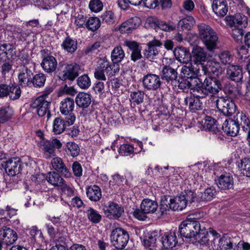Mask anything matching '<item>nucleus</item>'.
<instances>
[{
    "instance_id": "22",
    "label": "nucleus",
    "mask_w": 250,
    "mask_h": 250,
    "mask_svg": "<svg viewBox=\"0 0 250 250\" xmlns=\"http://www.w3.org/2000/svg\"><path fill=\"white\" fill-rule=\"evenodd\" d=\"M222 129L225 132L230 136H236L240 130L239 121L232 119H227L222 125Z\"/></svg>"
},
{
    "instance_id": "26",
    "label": "nucleus",
    "mask_w": 250,
    "mask_h": 250,
    "mask_svg": "<svg viewBox=\"0 0 250 250\" xmlns=\"http://www.w3.org/2000/svg\"><path fill=\"white\" fill-rule=\"evenodd\" d=\"M192 54V62H194V65L198 66L199 64H201L204 68L202 65L203 62L206 61L207 57V52L204 49L201 47L196 46L193 48Z\"/></svg>"
},
{
    "instance_id": "42",
    "label": "nucleus",
    "mask_w": 250,
    "mask_h": 250,
    "mask_svg": "<svg viewBox=\"0 0 250 250\" xmlns=\"http://www.w3.org/2000/svg\"><path fill=\"white\" fill-rule=\"evenodd\" d=\"M67 123L61 117L56 118L53 123V132L55 134H60L66 128Z\"/></svg>"
},
{
    "instance_id": "35",
    "label": "nucleus",
    "mask_w": 250,
    "mask_h": 250,
    "mask_svg": "<svg viewBox=\"0 0 250 250\" xmlns=\"http://www.w3.org/2000/svg\"><path fill=\"white\" fill-rule=\"evenodd\" d=\"M206 70L208 74L213 75V77H219L222 73V68L220 63L215 61H211L207 62Z\"/></svg>"
},
{
    "instance_id": "19",
    "label": "nucleus",
    "mask_w": 250,
    "mask_h": 250,
    "mask_svg": "<svg viewBox=\"0 0 250 250\" xmlns=\"http://www.w3.org/2000/svg\"><path fill=\"white\" fill-rule=\"evenodd\" d=\"M52 168L57 172L60 173L65 178L72 177V174L69 169L66 167L62 159L59 157L53 158L51 161Z\"/></svg>"
},
{
    "instance_id": "6",
    "label": "nucleus",
    "mask_w": 250,
    "mask_h": 250,
    "mask_svg": "<svg viewBox=\"0 0 250 250\" xmlns=\"http://www.w3.org/2000/svg\"><path fill=\"white\" fill-rule=\"evenodd\" d=\"M191 95L184 98V104L188 107L190 111L194 112L203 108L201 100L206 97L199 94V91L195 86L191 88Z\"/></svg>"
},
{
    "instance_id": "27",
    "label": "nucleus",
    "mask_w": 250,
    "mask_h": 250,
    "mask_svg": "<svg viewBox=\"0 0 250 250\" xmlns=\"http://www.w3.org/2000/svg\"><path fill=\"white\" fill-rule=\"evenodd\" d=\"M212 8L216 15L224 17L228 11L227 2L226 0H213Z\"/></svg>"
},
{
    "instance_id": "44",
    "label": "nucleus",
    "mask_w": 250,
    "mask_h": 250,
    "mask_svg": "<svg viewBox=\"0 0 250 250\" xmlns=\"http://www.w3.org/2000/svg\"><path fill=\"white\" fill-rule=\"evenodd\" d=\"M195 24V20L193 17L188 16L182 19L178 22V26L183 30H190Z\"/></svg>"
},
{
    "instance_id": "20",
    "label": "nucleus",
    "mask_w": 250,
    "mask_h": 250,
    "mask_svg": "<svg viewBox=\"0 0 250 250\" xmlns=\"http://www.w3.org/2000/svg\"><path fill=\"white\" fill-rule=\"evenodd\" d=\"M41 146L45 153L49 154V156L55 155L56 149H60L62 146V144L57 139H53L50 140H43L41 142Z\"/></svg>"
},
{
    "instance_id": "1",
    "label": "nucleus",
    "mask_w": 250,
    "mask_h": 250,
    "mask_svg": "<svg viewBox=\"0 0 250 250\" xmlns=\"http://www.w3.org/2000/svg\"><path fill=\"white\" fill-rule=\"evenodd\" d=\"M199 37L207 50L213 52L218 48L219 36L210 26L205 23L198 24Z\"/></svg>"
},
{
    "instance_id": "21",
    "label": "nucleus",
    "mask_w": 250,
    "mask_h": 250,
    "mask_svg": "<svg viewBox=\"0 0 250 250\" xmlns=\"http://www.w3.org/2000/svg\"><path fill=\"white\" fill-rule=\"evenodd\" d=\"M0 236L6 245L14 244L18 239L17 232L9 227H4L0 229Z\"/></svg>"
},
{
    "instance_id": "11",
    "label": "nucleus",
    "mask_w": 250,
    "mask_h": 250,
    "mask_svg": "<svg viewBox=\"0 0 250 250\" xmlns=\"http://www.w3.org/2000/svg\"><path fill=\"white\" fill-rule=\"evenodd\" d=\"M217 109L226 116L230 117L235 112L236 105L231 100L220 98L216 101Z\"/></svg>"
},
{
    "instance_id": "25",
    "label": "nucleus",
    "mask_w": 250,
    "mask_h": 250,
    "mask_svg": "<svg viewBox=\"0 0 250 250\" xmlns=\"http://www.w3.org/2000/svg\"><path fill=\"white\" fill-rule=\"evenodd\" d=\"M168 205V206L167 205V207L174 211H181L187 206L186 198L182 194L171 198Z\"/></svg>"
},
{
    "instance_id": "8",
    "label": "nucleus",
    "mask_w": 250,
    "mask_h": 250,
    "mask_svg": "<svg viewBox=\"0 0 250 250\" xmlns=\"http://www.w3.org/2000/svg\"><path fill=\"white\" fill-rule=\"evenodd\" d=\"M74 106L73 99L69 97L63 99L60 104V111L62 114L66 116L65 120L69 126L73 125L76 120L75 115L73 113Z\"/></svg>"
},
{
    "instance_id": "41",
    "label": "nucleus",
    "mask_w": 250,
    "mask_h": 250,
    "mask_svg": "<svg viewBox=\"0 0 250 250\" xmlns=\"http://www.w3.org/2000/svg\"><path fill=\"white\" fill-rule=\"evenodd\" d=\"M89 221L93 224H98L102 220V215L94 208L89 207L85 211Z\"/></svg>"
},
{
    "instance_id": "32",
    "label": "nucleus",
    "mask_w": 250,
    "mask_h": 250,
    "mask_svg": "<svg viewBox=\"0 0 250 250\" xmlns=\"http://www.w3.org/2000/svg\"><path fill=\"white\" fill-rule=\"evenodd\" d=\"M174 54L176 59L182 63L187 64L191 61V54L185 47L175 48Z\"/></svg>"
},
{
    "instance_id": "37",
    "label": "nucleus",
    "mask_w": 250,
    "mask_h": 250,
    "mask_svg": "<svg viewBox=\"0 0 250 250\" xmlns=\"http://www.w3.org/2000/svg\"><path fill=\"white\" fill-rule=\"evenodd\" d=\"M46 179L52 185L57 187L62 186L64 182L63 179L56 171L48 172L46 175Z\"/></svg>"
},
{
    "instance_id": "16",
    "label": "nucleus",
    "mask_w": 250,
    "mask_h": 250,
    "mask_svg": "<svg viewBox=\"0 0 250 250\" xmlns=\"http://www.w3.org/2000/svg\"><path fill=\"white\" fill-rule=\"evenodd\" d=\"M17 57L16 48L10 43H3L0 45V61L7 60L12 62Z\"/></svg>"
},
{
    "instance_id": "54",
    "label": "nucleus",
    "mask_w": 250,
    "mask_h": 250,
    "mask_svg": "<svg viewBox=\"0 0 250 250\" xmlns=\"http://www.w3.org/2000/svg\"><path fill=\"white\" fill-rule=\"evenodd\" d=\"M46 76L43 73H38L33 76L32 85L35 87H42L44 85L46 81Z\"/></svg>"
},
{
    "instance_id": "31",
    "label": "nucleus",
    "mask_w": 250,
    "mask_h": 250,
    "mask_svg": "<svg viewBox=\"0 0 250 250\" xmlns=\"http://www.w3.org/2000/svg\"><path fill=\"white\" fill-rule=\"evenodd\" d=\"M75 102L80 108H86L91 103V95L87 93L80 92L75 98Z\"/></svg>"
},
{
    "instance_id": "56",
    "label": "nucleus",
    "mask_w": 250,
    "mask_h": 250,
    "mask_svg": "<svg viewBox=\"0 0 250 250\" xmlns=\"http://www.w3.org/2000/svg\"><path fill=\"white\" fill-rule=\"evenodd\" d=\"M195 11V3L193 0H183L181 11L187 14H192Z\"/></svg>"
},
{
    "instance_id": "34",
    "label": "nucleus",
    "mask_w": 250,
    "mask_h": 250,
    "mask_svg": "<svg viewBox=\"0 0 250 250\" xmlns=\"http://www.w3.org/2000/svg\"><path fill=\"white\" fill-rule=\"evenodd\" d=\"M233 184V178L229 174H222L218 178V187L222 189H229L232 187Z\"/></svg>"
},
{
    "instance_id": "15",
    "label": "nucleus",
    "mask_w": 250,
    "mask_h": 250,
    "mask_svg": "<svg viewBox=\"0 0 250 250\" xmlns=\"http://www.w3.org/2000/svg\"><path fill=\"white\" fill-rule=\"evenodd\" d=\"M6 172L11 176L20 173L21 170L22 162L19 157H13L5 162Z\"/></svg>"
},
{
    "instance_id": "12",
    "label": "nucleus",
    "mask_w": 250,
    "mask_h": 250,
    "mask_svg": "<svg viewBox=\"0 0 250 250\" xmlns=\"http://www.w3.org/2000/svg\"><path fill=\"white\" fill-rule=\"evenodd\" d=\"M35 67L21 66L19 70V83L22 86L32 85V80Z\"/></svg>"
},
{
    "instance_id": "51",
    "label": "nucleus",
    "mask_w": 250,
    "mask_h": 250,
    "mask_svg": "<svg viewBox=\"0 0 250 250\" xmlns=\"http://www.w3.org/2000/svg\"><path fill=\"white\" fill-rule=\"evenodd\" d=\"M238 167L244 175L250 177V158L242 159L238 164Z\"/></svg>"
},
{
    "instance_id": "5",
    "label": "nucleus",
    "mask_w": 250,
    "mask_h": 250,
    "mask_svg": "<svg viewBox=\"0 0 250 250\" xmlns=\"http://www.w3.org/2000/svg\"><path fill=\"white\" fill-rule=\"evenodd\" d=\"M235 238L224 234L219 239L211 241L210 246L213 250H236L238 244Z\"/></svg>"
},
{
    "instance_id": "36",
    "label": "nucleus",
    "mask_w": 250,
    "mask_h": 250,
    "mask_svg": "<svg viewBox=\"0 0 250 250\" xmlns=\"http://www.w3.org/2000/svg\"><path fill=\"white\" fill-rule=\"evenodd\" d=\"M216 190L213 187L207 188L204 192H198V199L200 202L210 201L215 198Z\"/></svg>"
},
{
    "instance_id": "57",
    "label": "nucleus",
    "mask_w": 250,
    "mask_h": 250,
    "mask_svg": "<svg viewBox=\"0 0 250 250\" xmlns=\"http://www.w3.org/2000/svg\"><path fill=\"white\" fill-rule=\"evenodd\" d=\"M88 8L91 12L98 13L103 10L104 4L101 0H90Z\"/></svg>"
},
{
    "instance_id": "33",
    "label": "nucleus",
    "mask_w": 250,
    "mask_h": 250,
    "mask_svg": "<svg viewBox=\"0 0 250 250\" xmlns=\"http://www.w3.org/2000/svg\"><path fill=\"white\" fill-rule=\"evenodd\" d=\"M86 193L87 197L91 201L97 202L102 197L101 188L99 186L95 185L87 187Z\"/></svg>"
},
{
    "instance_id": "18",
    "label": "nucleus",
    "mask_w": 250,
    "mask_h": 250,
    "mask_svg": "<svg viewBox=\"0 0 250 250\" xmlns=\"http://www.w3.org/2000/svg\"><path fill=\"white\" fill-rule=\"evenodd\" d=\"M147 47L144 51V55L145 58L150 61L157 58L159 54V50L158 47L162 45V43L159 40H153L147 44Z\"/></svg>"
},
{
    "instance_id": "64",
    "label": "nucleus",
    "mask_w": 250,
    "mask_h": 250,
    "mask_svg": "<svg viewBox=\"0 0 250 250\" xmlns=\"http://www.w3.org/2000/svg\"><path fill=\"white\" fill-rule=\"evenodd\" d=\"M184 195L186 200V203L188 202H200L198 198V194L196 196V193L191 190H187L185 191V194H182Z\"/></svg>"
},
{
    "instance_id": "52",
    "label": "nucleus",
    "mask_w": 250,
    "mask_h": 250,
    "mask_svg": "<svg viewBox=\"0 0 250 250\" xmlns=\"http://www.w3.org/2000/svg\"><path fill=\"white\" fill-rule=\"evenodd\" d=\"M80 150V147L77 144L72 142L67 143L65 152L68 156L75 157L79 154Z\"/></svg>"
},
{
    "instance_id": "49",
    "label": "nucleus",
    "mask_w": 250,
    "mask_h": 250,
    "mask_svg": "<svg viewBox=\"0 0 250 250\" xmlns=\"http://www.w3.org/2000/svg\"><path fill=\"white\" fill-rule=\"evenodd\" d=\"M231 27L244 28L247 25V18L240 14H237L232 17Z\"/></svg>"
},
{
    "instance_id": "7",
    "label": "nucleus",
    "mask_w": 250,
    "mask_h": 250,
    "mask_svg": "<svg viewBox=\"0 0 250 250\" xmlns=\"http://www.w3.org/2000/svg\"><path fill=\"white\" fill-rule=\"evenodd\" d=\"M112 245L117 249L122 250L126 246L129 235L126 231L121 228L114 229L110 235Z\"/></svg>"
},
{
    "instance_id": "17",
    "label": "nucleus",
    "mask_w": 250,
    "mask_h": 250,
    "mask_svg": "<svg viewBox=\"0 0 250 250\" xmlns=\"http://www.w3.org/2000/svg\"><path fill=\"white\" fill-rule=\"evenodd\" d=\"M104 211L106 217L116 219L121 217L124 212V209L118 204L109 202L107 205L104 206Z\"/></svg>"
},
{
    "instance_id": "29",
    "label": "nucleus",
    "mask_w": 250,
    "mask_h": 250,
    "mask_svg": "<svg viewBox=\"0 0 250 250\" xmlns=\"http://www.w3.org/2000/svg\"><path fill=\"white\" fill-rule=\"evenodd\" d=\"M177 74L175 69L169 65H165L161 71V77L163 80L166 81L167 83H172L176 80Z\"/></svg>"
},
{
    "instance_id": "45",
    "label": "nucleus",
    "mask_w": 250,
    "mask_h": 250,
    "mask_svg": "<svg viewBox=\"0 0 250 250\" xmlns=\"http://www.w3.org/2000/svg\"><path fill=\"white\" fill-rule=\"evenodd\" d=\"M157 236V232L148 233V235L146 236L143 240L144 246L148 249L155 248L156 246Z\"/></svg>"
},
{
    "instance_id": "24",
    "label": "nucleus",
    "mask_w": 250,
    "mask_h": 250,
    "mask_svg": "<svg viewBox=\"0 0 250 250\" xmlns=\"http://www.w3.org/2000/svg\"><path fill=\"white\" fill-rule=\"evenodd\" d=\"M227 75L232 81L237 83L242 81L243 78L242 68L239 65H228L227 68Z\"/></svg>"
},
{
    "instance_id": "23",
    "label": "nucleus",
    "mask_w": 250,
    "mask_h": 250,
    "mask_svg": "<svg viewBox=\"0 0 250 250\" xmlns=\"http://www.w3.org/2000/svg\"><path fill=\"white\" fill-rule=\"evenodd\" d=\"M178 232L176 230L166 232L161 238L162 244L165 249L172 248L178 243Z\"/></svg>"
},
{
    "instance_id": "47",
    "label": "nucleus",
    "mask_w": 250,
    "mask_h": 250,
    "mask_svg": "<svg viewBox=\"0 0 250 250\" xmlns=\"http://www.w3.org/2000/svg\"><path fill=\"white\" fill-rule=\"evenodd\" d=\"M101 20L96 17H90L87 19L85 27L90 31H95L97 30L101 26Z\"/></svg>"
},
{
    "instance_id": "59",
    "label": "nucleus",
    "mask_w": 250,
    "mask_h": 250,
    "mask_svg": "<svg viewBox=\"0 0 250 250\" xmlns=\"http://www.w3.org/2000/svg\"><path fill=\"white\" fill-rule=\"evenodd\" d=\"M135 152L133 146L128 144L121 145L118 149L119 153L123 156H129Z\"/></svg>"
},
{
    "instance_id": "58",
    "label": "nucleus",
    "mask_w": 250,
    "mask_h": 250,
    "mask_svg": "<svg viewBox=\"0 0 250 250\" xmlns=\"http://www.w3.org/2000/svg\"><path fill=\"white\" fill-rule=\"evenodd\" d=\"M102 21L107 24L111 25L115 22L116 17L112 11H106L103 13L101 17Z\"/></svg>"
},
{
    "instance_id": "50",
    "label": "nucleus",
    "mask_w": 250,
    "mask_h": 250,
    "mask_svg": "<svg viewBox=\"0 0 250 250\" xmlns=\"http://www.w3.org/2000/svg\"><path fill=\"white\" fill-rule=\"evenodd\" d=\"M76 82L77 85L82 89H87L91 84L89 77L85 74L78 77Z\"/></svg>"
},
{
    "instance_id": "40",
    "label": "nucleus",
    "mask_w": 250,
    "mask_h": 250,
    "mask_svg": "<svg viewBox=\"0 0 250 250\" xmlns=\"http://www.w3.org/2000/svg\"><path fill=\"white\" fill-rule=\"evenodd\" d=\"M157 208V203L149 199H144L141 204V208L147 213L155 212Z\"/></svg>"
},
{
    "instance_id": "9",
    "label": "nucleus",
    "mask_w": 250,
    "mask_h": 250,
    "mask_svg": "<svg viewBox=\"0 0 250 250\" xmlns=\"http://www.w3.org/2000/svg\"><path fill=\"white\" fill-rule=\"evenodd\" d=\"M41 55L42 59L41 65L43 70L47 73L55 71L58 63L51 52L47 49H43L41 51Z\"/></svg>"
},
{
    "instance_id": "28",
    "label": "nucleus",
    "mask_w": 250,
    "mask_h": 250,
    "mask_svg": "<svg viewBox=\"0 0 250 250\" xmlns=\"http://www.w3.org/2000/svg\"><path fill=\"white\" fill-rule=\"evenodd\" d=\"M199 72L198 66L193 64L192 63H188L186 65L182 67L181 73L183 76L187 79L195 78Z\"/></svg>"
},
{
    "instance_id": "38",
    "label": "nucleus",
    "mask_w": 250,
    "mask_h": 250,
    "mask_svg": "<svg viewBox=\"0 0 250 250\" xmlns=\"http://www.w3.org/2000/svg\"><path fill=\"white\" fill-rule=\"evenodd\" d=\"M237 54L239 56L238 62L243 66V63L249 61L250 56V48H248L245 44L242 45L237 49Z\"/></svg>"
},
{
    "instance_id": "4",
    "label": "nucleus",
    "mask_w": 250,
    "mask_h": 250,
    "mask_svg": "<svg viewBox=\"0 0 250 250\" xmlns=\"http://www.w3.org/2000/svg\"><path fill=\"white\" fill-rule=\"evenodd\" d=\"M195 86L199 91L200 95L206 97L209 94L212 96L217 94L221 89V83L216 78L209 77L206 78L203 83H197Z\"/></svg>"
},
{
    "instance_id": "30",
    "label": "nucleus",
    "mask_w": 250,
    "mask_h": 250,
    "mask_svg": "<svg viewBox=\"0 0 250 250\" xmlns=\"http://www.w3.org/2000/svg\"><path fill=\"white\" fill-rule=\"evenodd\" d=\"M61 46L67 53L73 54L77 49V41L67 35L63 40Z\"/></svg>"
},
{
    "instance_id": "46",
    "label": "nucleus",
    "mask_w": 250,
    "mask_h": 250,
    "mask_svg": "<svg viewBox=\"0 0 250 250\" xmlns=\"http://www.w3.org/2000/svg\"><path fill=\"white\" fill-rule=\"evenodd\" d=\"M238 118L237 121H239L240 122V125H241L242 130L246 132L247 130L250 128V120L248 115L242 111L241 112L238 113Z\"/></svg>"
},
{
    "instance_id": "53",
    "label": "nucleus",
    "mask_w": 250,
    "mask_h": 250,
    "mask_svg": "<svg viewBox=\"0 0 250 250\" xmlns=\"http://www.w3.org/2000/svg\"><path fill=\"white\" fill-rule=\"evenodd\" d=\"M17 63L22 65V66H28L35 67V64L33 62L27 53H21L17 59Z\"/></svg>"
},
{
    "instance_id": "63",
    "label": "nucleus",
    "mask_w": 250,
    "mask_h": 250,
    "mask_svg": "<svg viewBox=\"0 0 250 250\" xmlns=\"http://www.w3.org/2000/svg\"><path fill=\"white\" fill-rule=\"evenodd\" d=\"M30 234L35 241L40 242L43 241L42 233L36 226H33L31 228Z\"/></svg>"
},
{
    "instance_id": "3",
    "label": "nucleus",
    "mask_w": 250,
    "mask_h": 250,
    "mask_svg": "<svg viewBox=\"0 0 250 250\" xmlns=\"http://www.w3.org/2000/svg\"><path fill=\"white\" fill-rule=\"evenodd\" d=\"M193 216V215H188L186 220L183 221L179 226L177 232L179 233L182 237L187 238L194 237L200 230L205 229V227H202Z\"/></svg>"
},
{
    "instance_id": "43",
    "label": "nucleus",
    "mask_w": 250,
    "mask_h": 250,
    "mask_svg": "<svg viewBox=\"0 0 250 250\" xmlns=\"http://www.w3.org/2000/svg\"><path fill=\"white\" fill-rule=\"evenodd\" d=\"M153 21L156 27L166 32H171L176 29L175 25L172 22H167L156 19L153 20Z\"/></svg>"
},
{
    "instance_id": "60",
    "label": "nucleus",
    "mask_w": 250,
    "mask_h": 250,
    "mask_svg": "<svg viewBox=\"0 0 250 250\" xmlns=\"http://www.w3.org/2000/svg\"><path fill=\"white\" fill-rule=\"evenodd\" d=\"M21 94L20 87L17 84H13L10 86V89L9 90L8 95L10 99L15 100L19 99Z\"/></svg>"
},
{
    "instance_id": "13",
    "label": "nucleus",
    "mask_w": 250,
    "mask_h": 250,
    "mask_svg": "<svg viewBox=\"0 0 250 250\" xmlns=\"http://www.w3.org/2000/svg\"><path fill=\"white\" fill-rule=\"evenodd\" d=\"M50 104V101L44 99L42 97H39L33 103L32 107L37 109V112L39 116L43 117L46 115L47 120H48L51 115L49 109Z\"/></svg>"
},
{
    "instance_id": "10",
    "label": "nucleus",
    "mask_w": 250,
    "mask_h": 250,
    "mask_svg": "<svg viewBox=\"0 0 250 250\" xmlns=\"http://www.w3.org/2000/svg\"><path fill=\"white\" fill-rule=\"evenodd\" d=\"M81 73V66L76 63L66 64L59 78L62 81H73Z\"/></svg>"
},
{
    "instance_id": "14",
    "label": "nucleus",
    "mask_w": 250,
    "mask_h": 250,
    "mask_svg": "<svg viewBox=\"0 0 250 250\" xmlns=\"http://www.w3.org/2000/svg\"><path fill=\"white\" fill-rule=\"evenodd\" d=\"M142 83L144 88L149 91L157 90L161 85L159 76L153 74L145 75L143 78Z\"/></svg>"
},
{
    "instance_id": "39",
    "label": "nucleus",
    "mask_w": 250,
    "mask_h": 250,
    "mask_svg": "<svg viewBox=\"0 0 250 250\" xmlns=\"http://www.w3.org/2000/svg\"><path fill=\"white\" fill-rule=\"evenodd\" d=\"M125 57V53L121 46L114 48L111 53V60L114 64H119Z\"/></svg>"
},
{
    "instance_id": "62",
    "label": "nucleus",
    "mask_w": 250,
    "mask_h": 250,
    "mask_svg": "<svg viewBox=\"0 0 250 250\" xmlns=\"http://www.w3.org/2000/svg\"><path fill=\"white\" fill-rule=\"evenodd\" d=\"M87 19L86 16L82 14H78L74 18V24L78 28H85Z\"/></svg>"
},
{
    "instance_id": "48",
    "label": "nucleus",
    "mask_w": 250,
    "mask_h": 250,
    "mask_svg": "<svg viewBox=\"0 0 250 250\" xmlns=\"http://www.w3.org/2000/svg\"><path fill=\"white\" fill-rule=\"evenodd\" d=\"M219 60L224 65H232L231 64L233 61L234 56L232 53L228 50H224L218 54Z\"/></svg>"
},
{
    "instance_id": "2",
    "label": "nucleus",
    "mask_w": 250,
    "mask_h": 250,
    "mask_svg": "<svg viewBox=\"0 0 250 250\" xmlns=\"http://www.w3.org/2000/svg\"><path fill=\"white\" fill-rule=\"evenodd\" d=\"M119 70V64H114L113 62L111 63L106 58H100L98 62L94 76L97 80L105 81L106 79L104 73L110 77H112L118 73Z\"/></svg>"
},
{
    "instance_id": "55",
    "label": "nucleus",
    "mask_w": 250,
    "mask_h": 250,
    "mask_svg": "<svg viewBox=\"0 0 250 250\" xmlns=\"http://www.w3.org/2000/svg\"><path fill=\"white\" fill-rule=\"evenodd\" d=\"M144 95V92L140 90L131 92L130 100L135 104H139L143 102Z\"/></svg>"
},
{
    "instance_id": "61",
    "label": "nucleus",
    "mask_w": 250,
    "mask_h": 250,
    "mask_svg": "<svg viewBox=\"0 0 250 250\" xmlns=\"http://www.w3.org/2000/svg\"><path fill=\"white\" fill-rule=\"evenodd\" d=\"M11 111L9 107H2L0 109V123H5L11 118Z\"/></svg>"
}]
</instances>
